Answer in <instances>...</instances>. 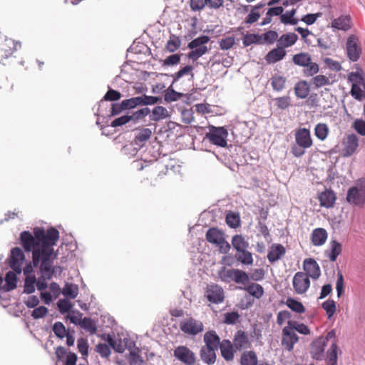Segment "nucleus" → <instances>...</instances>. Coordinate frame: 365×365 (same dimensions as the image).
Instances as JSON below:
<instances>
[{
	"mask_svg": "<svg viewBox=\"0 0 365 365\" xmlns=\"http://www.w3.org/2000/svg\"><path fill=\"white\" fill-rule=\"evenodd\" d=\"M182 96V94L178 92H176L173 88V85L168 88L166 93L165 94V100L166 101H175L180 99Z\"/></svg>",
	"mask_w": 365,
	"mask_h": 365,
	"instance_id": "59",
	"label": "nucleus"
},
{
	"mask_svg": "<svg viewBox=\"0 0 365 365\" xmlns=\"http://www.w3.org/2000/svg\"><path fill=\"white\" fill-rule=\"evenodd\" d=\"M287 306L293 311L297 313H303L304 312V307L301 302H299L294 299H289L287 300Z\"/></svg>",
	"mask_w": 365,
	"mask_h": 365,
	"instance_id": "63",
	"label": "nucleus"
},
{
	"mask_svg": "<svg viewBox=\"0 0 365 365\" xmlns=\"http://www.w3.org/2000/svg\"><path fill=\"white\" fill-rule=\"evenodd\" d=\"M220 349L222 356L227 361H230L233 359L234 353L232 349V346L229 341H223L220 344Z\"/></svg>",
	"mask_w": 365,
	"mask_h": 365,
	"instance_id": "32",
	"label": "nucleus"
},
{
	"mask_svg": "<svg viewBox=\"0 0 365 365\" xmlns=\"http://www.w3.org/2000/svg\"><path fill=\"white\" fill-rule=\"evenodd\" d=\"M103 339L109 343V345L117 352L123 353L127 349H131L134 345V341L130 338L118 335L113 338L110 334L103 335Z\"/></svg>",
	"mask_w": 365,
	"mask_h": 365,
	"instance_id": "5",
	"label": "nucleus"
},
{
	"mask_svg": "<svg viewBox=\"0 0 365 365\" xmlns=\"http://www.w3.org/2000/svg\"><path fill=\"white\" fill-rule=\"evenodd\" d=\"M128 350L129 351L128 359L130 364L131 365H143V360L140 356V350L135 346V344L134 343L133 346Z\"/></svg>",
	"mask_w": 365,
	"mask_h": 365,
	"instance_id": "25",
	"label": "nucleus"
},
{
	"mask_svg": "<svg viewBox=\"0 0 365 365\" xmlns=\"http://www.w3.org/2000/svg\"><path fill=\"white\" fill-rule=\"evenodd\" d=\"M235 44V38L233 36H227L219 41V46L222 50H228Z\"/></svg>",
	"mask_w": 365,
	"mask_h": 365,
	"instance_id": "54",
	"label": "nucleus"
},
{
	"mask_svg": "<svg viewBox=\"0 0 365 365\" xmlns=\"http://www.w3.org/2000/svg\"><path fill=\"white\" fill-rule=\"evenodd\" d=\"M309 85L306 81H300L295 84L294 93L298 98H306L309 95Z\"/></svg>",
	"mask_w": 365,
	"mask_h": 365,
	"instance_id": "22",
	"label": "nucleus"
},
{
	"mask_svg": "<svg viewBox=\"0 0 365 365\" xmlns=\"http://www.w3.org/2000/svg\"><path fill=\"white\" fill-rule=\"evenodd\" d=\"M36 282V279L34 276H27L25 279L24 292L31 294L35 291L34 284Z\"/></svg>",
	"mask_w": 365,
	"mask_h": 365,
	"instance_id": "55",
	"label": "nucleus"
},
{
	"mask_svg": "<svg viewBox=\"0 0 365 365\" xmlns=\"http://www.w3.org/2000/svg\"><path fill=\"white\" fill-rule=\"evenodd\" d=\"M141 98L138 97H133L129 99L123 100L121 103L123 106V108L125 109H131L134 108L138 106L141 105Z\"/></svg>",
	"mask_w": 365,
	"mask_h": 365,
	"instance_id": "50",
	"label": "nucleus"
},
{
	"mask_svg": "<svg viewBox=\"0 0 365 365\" xmlns=\"http://www.w3.org/2000/svg\"><path fill=\"white\" fill-rule=\"evenodd\" d=\"M227 130L223 127L211 126L206 134V138L217 146L225 148L227 146Z\"/></svg>",
	"mask_w": 365,
	"mask_h": 365,
	"instance_id": "6",
	"label": "nucleus"
},
{
	"mask_svg": "<svg viewBox=\"0 0 365 365\" xmlns=\"http://www.w3.org/2000/svg\"><path fill=\"white\" fill-rule=\"evenodd\" d=\"M21 47L20 42H16L12 39H6L1 46V51L4 52L5 58L10 56L13 52Z\"/></svg>",
	"mask_w": 365,
	"mask_h": 365,
	"instance_id": "26",
	"label": "nucleus"
},
{
	"mask_svg": "<svg viewBox=\"0 0 365 365\" xmlns=\"http://www.w3.org/2000/svg\"><path fill=\"white\" fill-rule=\"evenodd\" d=\"M327 365H337V346L332 344L327 351Z\"/></svg>",
	"mask_w": 365,
	"mask_h": 365,
	"instance_id": "47",
	"label": "nucleus"
},
{
	"mask_svg": "<svg viewBox=\"0 0 365 365\" xmlns=\"http://www.w3.org/2000/svg\"><path fill=\"white\" fill-rule=\"evenodd\" d=\"M81 327L86 329L90 334H93L97 330V327L92 319L85 317L82 319Z\"/></svg>",
	"mask_w": 365,
	"mask_h": 365,
	"instance_id": "51",
	"label": "nucleus"
},
{
	"mask_svg": "<svg viewBox=\"0 0 365 365\" xmlns=\"http://www.w3.org/2000/svg\"><path fill=\"white\" fill-rule=\"evenodd\" d=\"M55 354L58 361L64 363V365H76L77 355L73 352H67L63 346L56 348Z\"/></svg>",
	"mask_w": 365,
	"mask_h": 365,
	"instance_id": "16",
	"label": "nucleus"
},
{
	"mask_svg": "<svg viewBox=\"0 0 365 365\" xmlns=\"http://www.w3.org/2000/svg\"><path fill=\"white\" fill-rule=\"evenodd\" d=\"M246 290L250 295L257 299L260 298L264 294L263 287L261 285L255 283H252V284L249 285L246 288Z\"/></svg>",
	"mask_w": 365,
	"mask_h": 365,
	"instance_id": "48",
	"label": "nucleus"
},
{
	"mask_svg": "<svg viewBox=\"0 0 365 365\" xmlns=\"http://www.w3.org/2000/svg\"><path fill=\"white\" fill-rule=\"evenodd\" d=\"M286 53L287 52L283 47L278 46L268 52L264 58L268 63H275L282 60Z\"/></svg>",
	"mask_w": 365,
	"mask_h": 365,
	"instance_id": "18",
	"label": "nucleus"
},
{
	"mask_svg": "<svg viewBox=\"0 0 365 365\" xmlns=\"http://www.w3.org/2000/svg\"><path fill=\"white\" fill-rule=\"evenodd\" d=\"M298 341L299 336L292 327L287 325L282 329L281 345L284 349L292 351Z\"/></svg>",
	"mask_w": 365,
	"mask_h": 365,
	"instance_id": "9",
	"label": "nucleus"
},
{
	"mask_svg": "<svg viewBox=\"0 0 365 365\" xmlns=\"http://www.w3.org/2000/svg\"><path fill=\"white\" fill-rule=\"evenodd\" d=\"M82 314L78 311H71L67 314V319L71 323L80 325L82 321Z\"/></svg>",
	"mask_w": 365,
	"mask_h": 365,
	"instance_id": "62",
	"label": "nucleus"
},
{
	"mask_svg": "<svg viewBox=\"0 0 365 365\" xmlns=\"http://www.w3.org/2000/svg\"><path fill=\"white\" fill-rule=\"evenodd\" d=\"M24 260V254L20 248L15 247L11 250L10 266L16 272L19 274L21 272Z\"/></svg>",
	"mask_w": 365,
	"mask_h": 365,
	"instance_id": "15",
	"label": "nucleus"
},
{
	"mask_svg": "<svg viewBox=\"0 0 365 365\" xmlns=\"http://www.w3.org/2000/svg\"><path fill=\"white\" fill-rule=\"evenodd\" d=\"M61 292L66 298L75 299L78 294V287L73 284L66 283Z\"/></svg>",
	"mask_w": 365,
	"mask_h": 365,
	"instance_id": "34",
	"label": "nucleus"
},
{
	"mask_svg": "<svg viewBox=\"0 0 365 365\" xmlns=\"http://www.w3.org/2000/svg\"><path fill=\"white\" fill-rule=\"evenodd\" d=\"M264 6L263 4H259L254 6L250 13L247 15L245 19V23L252 24L256 22L259 18L260 17L259 9H261Z\"/></svg>",
	"mask_w": 365,
	"mask_h": 365,
	"instance_id": "36",
	"label": "nucleus"
},
{
	"mask_svg": "<svg viewBox=\"0 0 365 365\" xmlns=\"http://www.w3.org/2000/svg\"><path fill=\"white\" fill-rule=\"evenodd\" d=\"M150 112L149 108H145L140 109L133 113L130 115H128V118H130V121H133V123H136L139 119L143 118V117L146 116Z\"/></svg>",
	"mask_w": 365,
	"mask_h": 365,
	"instance_id": "61",
	"label": "nucleus"
},
{
	"mask_svg": "<svg viewBox=\"0 0 365 365\" xmlns=\"http://www.w3.org/2000/svg\"><path fill=\"white\" fill-rule=\"evenodd\" d=\"M286 80L284 77L280 76H275L272 79V85L273 89L277 91H282L285 84Z\"/></svg>",
	"mask_w": 365,
	"mask_h": 365,
	"instance_id": "60",
	"label": "nucleus"
},
{
	"mask_svg": "<svg viewBox=\"0 0 365 365\" xmlns=\"http://www.w3.org/2000/svg\"><path fill=\"white\" fill-rule=\"evenodd\" d=\"M57 306L59 312L61 314H65L70 312L69 311L71 309L73 304L68 299H61L58 300Z\"/></svg>",
	"mask_w": 365,
	"mask_h": 365,
	"instance_id": "58",
	"label": "nucleus"
},
{
	"mask_svg": "<svg viewBox=\"0 0 365 365\" xmlns=\"http://www.w3.org/2000/svg\"><path fill=\"white\" fill-rule=\"evenodd\" d=\"M346 200L350 204L361 206L365 203V181H359L347 192Z\"/></svg>",
	"mask_w": 365,
	"mask_h": 365,
	"instance_id": "4",
	"label": "nucleus"
},
{
	"mask_svg": "<svg viewBox=\"0 0 365 365\" xmlns=\"http://www.w3.org/2000/svg\"><path fill=\"white\" fill-rule=\"evenodd\" d=\"M311 60V56L307 53H299L295 54L292 58L294 64L302 67L307 66Z\"/></svg>",
	"mask_w": 365,
	"mask_h": 365,
	"instance_id": "35",
	"label": "nucleus"
},
{
	"mask_svg": "<svg viewBox=\"0 0 365 365\" xmlns=\"http://www.w3.org/2000/svg\"><path fill=\"white\" fill-rule=\"evenodd\" d=\"M331 26L339 30L346 31L351 27L350 19L347 16H341L332 21Z\"/></svg>",
	"mask_w": 365,
	"mask_h": 365,
	"instance_id": "29",
	"label": "nucleus"
},
{
	"mask_svg": "<svg viewBox=\"0 0 365 365\" xmlns=\"http://www.w3.org/2000/svg\"><path fill=\"white\" fill-rule=\"evenodd\" d=\"M152 135V130L150 128H143L140 130L135 137L136 144L143 143L148 140Z\"/></svg>",
	"mask_w": 365,
	"mask_h": 365,
	"instance_id": "44",
	"label": "nucleus"
},
{
	"mask_svg": "<svg viewBox=\"0 0 365 365\" xmlns=\"http://www.w3.org/2000/svg\"><path fill=\"white\" fill-rule=\"evenodd\" d=\"M180 328L185 334L195 336L203 331L204 326L201 321L188 318L180 323Z\"/></svg>",
	"mask_w": 365,
	"mask_h": 365,
	"instance_id": "8",
	"label": "nucleus"
},
{
	"mask_svg": "<svg viewBox=\"0 0 365 365\" xmlns=\"http://www.w3.org/2000/svg\"><path fill=\"white\" fill-rule=\"evenodd\" d=\"M204 341L206 347L217 349L220 346V337L214 331H208L205 334Z\"/></svg>",
	"mask_w": 365,
	"mask_h": 365,
	"instance_id": "23",
	"label": "nucleus"
},
{
	"mask_svg": "<svg viewBox=\"0 0 365 365\" xmlns=\"http://www.w3.org/2000/svg\"><path fill=\"white\" fill-rule=\"evenodd\" d=\"M168 111L165 107L157 106L153 108L150 118L153 121H159L168 117Z\"/></svg>",
	"mask_w": 365,
	"mask_h": 365,
	"instance_id": "38",
	"label": "nucleus"
},
{
	"mask_svg": "<svg viewBox=\"0 0 365 365\" xmlns=\"http://www.w3.org/2000/svg\"><path fill=\"white\" fill-rule=\"evenodd\" d=\"M232 245L237 252L244 251L247 250L249 246L248 242L245 240L244 237L240 235H236L232 237Z\"/></svg>",
	"mask_w": 365,
	"mask_h": 365,
	"instance_id": "33",
	"label": "nucleus"
},
{
	"mask_svg": "<svg viewBox=\"0 0 365 365\" xmlns=\"http://www.w3.org/2000/svg\"><path fill=\"white\" fill-rule=\"evenodd\" d=\"M234 343L237 348L245 346L247 343V336L245 333L241 330L237 331L235 335Z\"/></svg>",
	"mask_w": 365,
	"mask_h": 365,
	"instance_id": "49",
	"label": "nucleus"
},
{
	"mask_svg": "<svg viewBox=\"0 0 365 365\" xmlns=\"http://www.w3.org/2000/svg\"><path fill=\"white\" fill-rule=\"evenodd\" d=\"M240 217L235 213L230 212L227 215L226 222L230 227H237L240 225Z\"/></svg>",
	"mask_w": 365,
	"mask_h": 365,
	"instance_id": "64",
	"label": "nucleus"
},
{
	"mask_svg": "<svg viewBox=\"0 0 365 365\" xmlns=\"http://www.w3.org/2000/svg\"><path fill=\"white\" fill-rule=\"evenodd\" d=\"M223 238V234L220 230L215 228L209 229L206 234L207 240L215 245L222 243Z\"/></svg>",
	"mask_w": 365,
	"mask_h": 365,
	"instance_id": "28",
	"label": "nucleus"
},
{
	"mask_svg": "<svg viewBox=\"0 0 365 365\" xmlns=\"http://www.w3.org/2000/svg\"><path fill=\"white\" fill-rule=\"evenodd\" d=\"M252 43H262V36L255 34H246L243 38V44L248 46Z\"/></svg>",
	"mask_w": 365,
	"mask_h": 365,
	"instance_id": "46",
	"label": "nucleus"
},
{
	"mask_svg": "<svg viewBox=\"0 0 365 365\" xmlns=\"http://www.w3.org/2000/svg\"><path fill=\"white\" fill-rule=\"evenodd\" d=\"M173 355L186 365H193L196 361L195 354L185 346H179L175 348Z\"/></svg>",
	"mask_w": 365,
	"mask_h": 365,
	"instance_id": "10",
	"label": "nucleus"
},
{
	"mask_svg": "<svg viewBox=\"0 0 365 365\" xmlns=\"http://www.w3.org/2000/svg\"><path fill=\"white\" fill-rule=\"evenodd\" d=\"M343 145L342 155L349 157L356 152L359 147V138L355 134H349L344 138Z\"/></svg>",
	"mask_w": 365,
	"mask_h": 365,
	"instance_id": "13",
	"label": "nucleus"
},
{
	"mask_svg": "<svg viewBox=\"0 0 365 365\" xmlns=\"http://www.w3.org/2000/svg\"><path fill=\"white\" fill-rule=\"evenodd\" d=\"M193 67L192 66H186L181 68L178 72L173 73L171 76L173 77V80L172 82V85H173L175 83H176L180 78L185 76H191L192 78H193L194 74L192 73Z\"/></svg>",
	"mask_w": 365,
	"mask_h": 365,
	"instance_id": "37",
	"label": "nucleus"
},
{
	"mask_svg": "<svg viewBox=\"0 0 365 365\" xmlns=\"http://www.w3.org/2000/svg\"><path fill=\"white\" fill-rule=\"evenodd\" d=\"M235 269H227L222 267L218 270L217 274L219 278L225 282H230L232 281Z\"/></svg>",
	"mask_w": 365,
	"mask_h": 365,
	"instance_id": "40",
	"label": "nucleus"
},
{
	"mask_svg": "<svg viewBox=\"0 0 365 365\" xmlns=\"http://www.w3.org/2000/svg\"><path fill=\"white\" fill-rule=\"evenodd\" d=\"M329 133V128L326 123H318L314 128V135L321 141H324Z\"/></svg>",
	"mask_w": 365,
	"mask_h": 365,
	"instance_id": "31",
	"label": "nucleus"
},
{
	"mask_svg": "<svg viewBox=\"0 0 365 365\" xmlns=\"http://www.w3.org/2000/svg\"><path fill=\"white\" fill-rule=\"evenodd\" d=\"M322 308L326 311L327 317L330 319L336 312V304L334 300L328 299L323 302Z\"/></svg>",
	"mask_w": 365,
	"mask_h": 365,
	"instance_id": "53",
	"label": "nucleus"
},
{
	"mask_svg": "<svg viewBox=\"0 0 365 365\" xmlns=\"http://www.w3.org/2000/svg\"><path fill=\"white\" fill-rule=\"evenodd\" d=\"M287 325L294 330V333L297 331L304 335H308L310 334V329L309 327L303 323H298L297 322L289 321Z\"/></svg>",
	"mask_w": 365,
	"mask_h": 365,
	"instance_id": "43",
	"label": "nucleus"
},
{
	"mask_svg": "<svg viewBox=\"0 0 365 365\" xmlns=\"http://www.w3.org/2000/svg\"><path fill=\"white\" fill-rule=\"evenodd\" d=\"M34 236L29 232L21 233V240L25 250L33 252V262L37 266L41 261V271L48 279L53 275L52 259L56 258L58 254L53 253V245L59 237V232L55 228H50L46 232L40 227L34 230Z\"/></svg>",
	"mask_w": 365,
	"mask_h": 365,
	"instance_id": "1",
	"label": "nucleus"
},
{
	"mask_svg": "<svg viewBox=\"0 0 365 365\" xmlns=\"http://www.w3.org/2000/svg\"><path fill=\"white\" fill-rule=\"evenodd\" d=\"M239 254L236 255V258L243 264L250 265L253 263L252 255L251 252L247 251L238 252Z\"/></svg>",
	"mask_w": 365,
	"mask_h": 365,
	"instance_id": "45",
	"label": "nucleus"
},
{
	"mask_svg": "<svg viewBox=\"0 0 365 365\" xmlns=\"http://www.w3.org/2000/svg\"><path fill=\"white\" fill-rule=\"evenodd\" d=\"M296 14V9H293L290 11H286L284 14L281 15L280 19L282 23L284 24L296 25L298 23V20L294 18Z\"/></svg>",
	"mask_w": 365,
	"mask_h": 365,
	"instance_id": "42",
	"label": "nucleus"
},
{
	"mask_svg": "<svg viewBox=\"0 0 365 365\" xmlns=\"http://www.w3.org/2000/svg\"><path fill=\"white\" fill-rule=\"evenodd\" d=\"M241 365H257L256 354L252 351L243 353L241 356Z\"/></svg>",
	"mask_w": 365,
	"mask_h": 365,
	"instance_id": "39",
	"label": "nucleus"
},
{
	"mask_svg": "<svg viewBox=\"0 0 365 365\" xmlns=\"http://www.w3.org/2000/svg\"><path fill=\"white\" fill-rule=\"evenodd\" d=\"M362 49L359 38L354 36H349L346 42V53L348 58L353 61H357L361 55Z\"/></svg>",
	"mask_w": 365,
	"mask_h": 365,
	"instance_id": "7",
	"label": "nucleus"
},
{
	"mask_svg": "<svg viewBox=\"0 0 365 365\" xmlns=\"http://www.w3.org/2000/svg\"><path fill=\"white\" fill-rule=\"evenodd\" d=\"M297 145L292 148V153L299 158L305 153V150L312 147L313 142L310 130L306 128H301L295 133Z\"/></svg>",
	"mask_w": 365,
	"mask_h": 365,
	"instance_id": "2",
	"label": "nucleus"
},
{
	"mask_svg": "<svg viewBox=\"0 0 365 365\" xmlns=\"http://www.w3.org/2000/svg\"><path fill=\"white\" fill-rule=\"evenodd\" d=\"M292 285L296 293L302 294L308 290L310 286L309 278L307 274L298 272L293 277Z\"/></svg>",
	"mask_w": 365,
	"mask_h": 365,
	"instance_id": "11",
	"label": "nucleus"
},
{
	"mask_svg": "<svg viewBox=\"0 0 365 365\" xmlns=\"http://www.w3.org/2000/svg\"><path fill=\"white\" fill-rule=\"evenodd\" d=\"M5 282L6 284L4 289L6 291H10L16 288L17 282L16 274L11 271L8 272L5 276Z\"/></svg>",
	"mask_w": 365,
	"mask_h": 365,
	"instance_id": "41",
	"label": "nucleus"
},
{
	"mask_svg": "<svg viewBox=\"0 0 365 365\" xmlns=\"http://www.w3.org/2000/svg\"><path fill=\"white\" fill-rule=\"evenodd\" d=\"M181 44V41L178 37L173 36L168 41L166 48L170 52H174L179 48Z\"/></svg>",
	"mask_w": 365,
	"mask_h": 365,
	"instance_id": "56",
	"label": "nucleus"
},
{
	"mask_svg": "<svg viewBox=\"0 0 365 365\" xmlns=\"http://www.w3.org/2000/svg\"><path fill=\"white\" fill-rule=\"evenodd\" d=\"M205 296L208 301L215 304L222 302L225 298L222 288L215 284L207 285Z\"/></svg>",
	"mask_w": 365,
	"mask_h": 365,
	"instance_id": "12",
	"label": "nucleus"
},
{
	"mask_svg": "<svg viewBox=\"0 0 365 365\" xmlns=\"http://www.w3.org/2000/svg\"><path fill=\"white\" fill-rule=\"evenodd\" d=\"M341 252V245L336 240H333L330 242V250L326 252L329 259L331 262L336 261L337 257Z\"/></svg>",
	"mask_w": 365,
	"mask_h": 365,
	"instance_id": "30",
	"label": "nucleus"
},
{
	"mask_svg": "<svg viewBox=\"0 0 365 365\" xmlns=\"http://www.w3.org/2000/svg\"><path fill=\"white\" fill-rule=\"evenodd\" d=\"M53 331L56 336L60 339L64 338L68 333L65 326L60 322H56L53 324Z\"/></svg>",
	"mask_w": 365,
	"mask_h": 365,
	"instance_id": "57",
	"label": "nucleus"
},
{
	"mask_svg": "<svg viewBox=\"0 0 365 365\" xmlns=\"http://www.w3.org/2000/svg\"><path fill=\"white\" fill-rule=\"evenodd\" d=\"M232 281L236 283L245 284L249 281L248 274L240 269H235Z\"/></svg>",
	"mask_w": 365,
	"mask_h": 365,
	"instance_id": "52",
	"label": "nucleus"
},
{
	"mask_svg": "<svg viewBox=\"0 0 365 365\" xmlns=\"http://www.w3.org/2000/svg\"><path fill=\"white\" fill-rule=\"evenodd\" d=\"M297 39V35L294 33L283 34L278 39V44L280 46V47H283L284 48L286 47H289L294 45Z\"/></svg>",
	"mask_w": 365,
	"mask_h": 365,
	"instance_id": "27",
	"label": "nucleus"
},
{
	"mask_svg": "<svg viewBox=\"0 0 365 365\" xmlns=\"http://www.w3.org/2000/svg\"><path fill=\"white\" fill-rule=\"evenodd\" d=\"M328 234L324 228L314 229L311 235V240L314 246L323 245L327 240Z\"/></svg>",
	"mask_w": 365,
	"mask_h": 365,
	"instance_id": "19",
	"label": "nucleus"
},
{
	"mask_svg": "<svg viewBox=\"0 0 365 365\" xmlns=\"http://www.w3.org/2000/svg\"><path fill=\"white\" fill-rule=\"evenodd\" d=\"M303 267L305 271V274H307L308 277H312V279H317L321 274V271L319 264L317 262L312 259H306L304 261Z\"/></svg>",
	"mask_w": 365,
	"mask_h": 365,
	"instance_id": "17",
	"label": "nucleus"
},
{
	"mask_svg": "<svg viewBox=\"0 0 365 365\" xmlns=\"http://www.w3.org/2000/svg\"><path fill=\"white\" fill-rule=\"evenodd\" d=\"M215 350L212 348L203 346L200 351L201 359L207 364H213L216 360Z\"/></svg>",
	"mask_w": 365,
	"mask_h": 365,
	"instance_id": "24",
	"label": "nucleus"
},
{
	"mask_svg": "<svg viewBox=\"0 0 365 365\" xmlns=\"http://www.w3.org/2000/svg\"><path fill=\"white\" fill-rule=\"evenodd\" d=\"M319 200L321 206L330 208L335 203L336 195L333 191L326 190L319 195Z\"/></svg>",
	"mask_w": 365,
	"mask_h": 365,
	"instance_id": "21",
	"label": "nucleus"
},
{
	"mask_svg": "<svg viewBox=\"0 0 365 365\" xmlns=\"http://www.w3.org/2000/svg\"><path fill=\"white\" fill-rule=\"evenodd\" d=\"M210 38L207 36H199L188 43V48L192 51L188 53L189 58L192 61L197 60L208 51V48L205 44Z\"/></svg>",
	"mask_w": 365,
	"mask_h": 365,
	"instance_id": "3",
	"label": "nucleus"
},
{
	"mask_svg": "<svg viewBox=\"0 0 365 365\" xmlns=\"http://www.w3.org/2000/svg\"><path fill=\"white\" fill-rule=\"evenodd\" d=\"M285 254V248L280 244L272 245L267 254L268 260L273 263L280 259Z\"/></svg>",
	"mask_w": 365,
	"mask_h": 365,
	"instance_id": "20",
	"label": "nucleus"
},
{
	"mask_svg": "<svg viewBox=\"0 0 365 365\" xmlns=\"http://www.w3.org/2000/svg\"><path fill=\"white\" fill-rule=\"evenodd\" d=\"M326 339L324 337L315 339L311 344L310 354L315 360H322L324 355Z\"/></svg>",
	"mask_w": 365,
	"mask_h": 365,
	"instance_id": "14",
	"label": "nucleus"
}]
</instances>
